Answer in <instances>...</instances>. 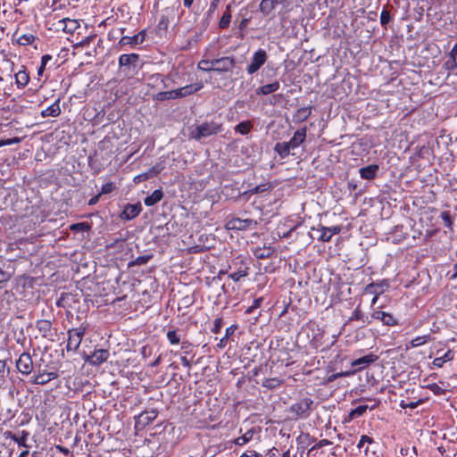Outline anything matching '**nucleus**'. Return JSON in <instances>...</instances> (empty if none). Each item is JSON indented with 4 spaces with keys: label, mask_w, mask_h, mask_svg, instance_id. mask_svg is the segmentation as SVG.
Here are the masks:
<instances>
[{
    "label": "nucleus",
    "mask_w": 457,
    "mask_h": 457,
    "mask_svg": "<svg viewBox=\"0 0 457 457\" xmlns=\"http://www.w3.org/2000/svg\"><path fill=\"white\" fill-rule=\"evenodd\" d=\"M313 404L314 402L311 397H303L292 403L286 411L292 420H305L311 415Z\"/></svg>",
    "instance_id": "1"
},
{
    "label": "nucleus",
    "mask_w": 457,
    "mask_h": 457,
    "mask_svg": "<svg viewBox=\"0 0 457 457\" xmlns=\"http://www.w3.org/2000/svg\"><path fill=\"white\" fill-rule=\"evenodd\" d=\"M223 124L215 120L204 121L195 126L190 132V137L197 141L212 136L218 135L223 131Z\"/></svg>",
    "instance_id": "2"
},
{
    "label": "nucleus",
    "mask_w": 457,
    "mask_h": 457,
    "mask_svg": "<svg viewBox=\"0 0 457 457\" xmlns=\"http://www.w3.org/2000/svg\"><path fill=\"white\" fill-rule=\"evenodd\" d=\"M87 331V326L81 324L78 328H73L68 330V339L66 349L68 352H76L81 344L82 338Z\"/></svg>",
    "instance_id": "3"
},
{
    "label": "nucleus",
    "mask_w": 457,
    "mask_h": 457,
    "mask_svg": "<svg viewBox=\"0 0 457 457\" xmlns=\"http://www.w3.org/2000/svg\"><path fill=\"white\" fill-rule=\"evenodd\" d=\"M109 356V350L95 349L90 354L84 353L83 359L85 362L92 366H100L108 360Z\"/></svg>",
    "instance_id": "4"
},
{
    "label": "nucleus",
    "mask_w": 457,
    "mask_h": 457,
    "mask_svg": "<svg viewBox=\"0 0 457 457\" xmlns=\"http://www.w3.org/2000/svg\"><path fill=\"white\" fill-rule=\"evenodd\" d=\"M312 231L317 232L316 238L322 242H329L334 235H337L342 231V226L325 227L320 225V228H312Z\"/></svg>",
    "instance_id": "5"
},
{
    "label": "nucleus",
    "mask_w": 457,
    "mask_h": 457,
    "mask_svg": "<svg viewBox=\"0 0 457 457\" xmlns=\"http://www.w3.org/2000/svg\"><path fill=\"white\" fill-rule=\"evenodd\" d=\"M268 58L267 53L263 49H258L252 58L251 63L247 66L248 74H254L266 62Z\"/></svg>",
    "instance_id": "6"
},
{
    "label": "nucleus",
    "mask_w": 457,
    "mask_h": 457,
    "mask_svg": "<svg viewBox=\"0 0 457 457\" xmlns=\"http://www.w3.org/2000/svg\"><path fill=\"white\" fill-rule=\"evenodd\" d=\"M236 61L234 57L226 56L214 59L213 71L216 72H228L235 67Z\"/></svg>",
    "instance_id": "7"
},
{
    "label": "nucleus",
    "mask_w": 457,
    "mask_h": 457,
    "mask_svg": "<svg viewBox=\"0 0 457 457\" xmlns=\"http://www.w3.org/2000/svg\"><path fill=\"white\" fill-rule=\"evenodd\" d=\"M145 30H141L137 34L129 37V36H122L120 41L118 42V46L120 48H122L126 46H130L131 47H134L137 45L142 44L145 39Z\"/></svg>",
    "instance_id": "8"
},
{
    "label": "nucleus",
    "mask_w": 457,
    "mask_h": 457,
    "mask_svg": "<svg viewBox=\"0 0 457 457\" xmlns=\"http://www.w3.org/2000/svg\"><path fill=\"white\" fill-rule=\"evenodd\" d=\"M16 367L21 374H30L33 369V361L30 354L28 353H21L16 361Z\"/></svg>",
    "instance_id": "9"
},
{
    "label": "nucleus",
    "mask_w": 457,
    "mask_h": 457,
    "mask_svg": "<svg viewBox=\"0 0 457 457\" xmlns=\"http://www.w3.org/2000/svg\"><path fill=\"white\" fill-rule=\"evenodd\" d=\"M370 320H380L383 325L386 326H395L398 324L397 320L391 313L380 310H374L370 314Z\"/></svg>",
    "instance_id": "10"
},
{
    "label": "nucleus",
    "mask_w": 457,
    "mask_h": 457,
    "mask_svg": "<svg viewBox=\"0 0 457 457\" xmlns=\"http://www.w3.org/2000/svg\"><path fill=\"white\" fill-rule=\"evenodd\" d=\"M142 211V205L140 203L135 204H128L124 206V209L120 214L122 220H130L139 215Z\"/></svg>",
    "instance_id": "11"
},
{
    "label": "nucleus",
    "mask_w": 457,
    "mask_h": 457,
    "mask_svg": "<svg viewBox=\"0 0 457 457\" xmlns=\"http://www.w3.org/2000/svg\"><path fill=\"white\" fill-rule=\"evenodd\" d=\"M378 358L377 355L370 353L353 361L351 366L355 368L353 370L356 372L375 362Z\"/></svg>",
    "instance_id": "12"
},
{
    "label": "nucleus",
    "mask_w": 457,
    "mask_h": 457,
    "mask_svg": "<svg viewBox=\"0 0 457 457\" xmlns=\"http://www.w3.org/2000/svg\"><path fill=\"white\" fill-rule=\"evenodd\" d=\"M387 287L388 284L386 281L372 282L365 287L364 294L379 296Z\"/></svg>",
    "instance_id": "13"
},
{
    "label": "nucleus",
    "mask_w": 457,
    "mask_h": 457,
    "mask_svg": "<svg viewBox=\"0 0 457 457\" xmlns=\"http://www.w3.org/2000/svg\"><path fill=\"white\" fill-rule=\"evenodd\" d=\"M232 225V228H237L239 230L245 229H253L257 226V221L252 219L242 220L239 218L234 219L230 221Z\"/></svg>",
    "instance_id": "14"
},
{
    "label": "nucleus",
    "mask_w": 457,
    "mask_h": 457,
    "mask_svg": "<svg viewBox=\"0 0 457 457\" xmlns=\"http://www.w3.org/2000/svg\"><path fill=\"white\" fill-rule=\"evenodd\" d=\"M306 127L297 129L295 132L293 137L287 142L292 150L297 148L301 144L304 142L306 138Z\"/></svg>",
    "instance_id": "15"
},
{
    "label": "nucleus",
    "mask_w": 457,
    "mask_h": 457,
    "mask_svg": "<svg viewBox=\"0 0 457 457\" xmlns=\"http://www.w3.org/2000/svg\"><path fill=\"white\" fill-rule=\"evenodd\" d=\"M202 87H203V84L197 83V84H194V85H187L180 88L175 89L176 93L178 94L177 98H182V97L190 96V95L199 91Z\"/></svg>",
    "instance_id": "16"
},
{
    "label": "nucleus",
    "mask_w": 457,
    "mask_h": 457,
    "mask_svg": "<svg viewBox=\"0 0 457 457\" xmlns=\"http://www.w3.org/2000/svg\"><path fill=\"white\" fill-rule=\"evenodd\" d=\"M378 170L379 167L378 164H370L369 166L361 168L359 173L361 179L371 180L376 177Z\"/></svg>",
    "instance_id": "17"
},
{
    "label": "nucleus",
    "mask_w": 457,
    "mask_h": 457,
    "mask_svg": "<svg viewBox=\"0 0 457 457\" xmlns=\"http://www.w3.org/2000/svg\"><path fill=\"white\" fill-rule=\"evenodd\" d=\"M36 328L43 337L52 336V322L48 320H39L36 322Z\"/></svg>",
    "instance_id": "18"
},
{
    "label": "nucleus",
    "mask_w": 457,
    "mask_h": 457,
    "mask_svg": "<svg viewBox=\"0 0 457 457\" xmlns=\"http://www.w3.org/2000/svg\"><path fill=\"white\" fill-rule=\"evenodd\" d=\"M139 55L137 54H123L119 57L120 68H127L132 64H136L138 61Z\"/></svg>",
    "instance_id": "19"
},
{
    "label": "nucleus",
    "mask_w": 457,
    "mask_h": 457,
    "mask_svg": "<svg viewBox=\"0 0 457 457\" xmlns=\"http://www.w3.org/2000/svg\"><path fill=\"white\" fill-rule=\"evenodd\" d=\"M60 99H56L53 104L44 109L41 112V116L46 117H58L61 114Z\"/></svg>",
    "instance_id": "20"
},
{
    "label": "nucleus",
    "mask_w": 457,
    "mask_h": 457,
    "mask_svg": "<svg viewBox=\"0 0 457 457\" xmlns=\"http://www.w3.org/2000/svg\"><path fill=\"white\" fill-rule=\"evenodd\" d=\"M274 253L275 250L271 246L256 247L253 251L254 257L260 260L270 258Z\"/></svg>",
    "instance_id": "21"
},
{
    "label": "nucleus",
    "mask_w": 457,
    "mask_h": 457,
    "mask_svg": "<svg viewBox=\"0 0 457 457\" xmlns=\"http://www.w3.org/2000/svg\"><path fill=\"white\" fill-rule=\"evenodd\" d=\"M58 377L56 372H43L37 374L33 380V383L36 385H46L53 379H55Z\"/></svg>",
    "instance_id": "22"
},
{
    "label": "nucleus",
    "mask_w": 457,
    "mask_h": 457,
    "mask_svg": "<svg viewBox=\"0 0 457 457\" xmlns=\"http://www.w3.org/2000/svg\"><path fill=\"white\" fill-rule=\"evenodd\" d=\"M158 412L155 410L142 412L137 419V422L143 426L149 425L157 418Z\"/></svg>",
    "instance_id": "23"
},
{
    "label": "nucleus",
    "mask_w": 457,
    "mask_h": 457,
    "mask_svg": "<svg viewBox=\"0 0 457 457\" xmlns=\"http://www.w3.org/2000/svg\"><path fill=\"white\" fill-rule=\"evenodd\" d=\"M280 84L278 81H274L270 84L263 85L257 88L256 94L257 95H263L267 96L269 94L274 93L279 89Z\"/></svg>",
    "instance_id": "24"
},
{
    "label": "nucleus",
    "mask_w": 457,
    "mask_h": 457,
    "mask_svg": "<svg viewBox=\"0 0 457 457\" xmlns=\"http://www.w3.org/2000/svg\"><path fill=\"white\" fill-rule=\"evenodd\" d=\"M312 114V107H302L293 115V120L295 122H303L306 120Z\"/></svg>",
    "instance_id": "25"
},
{
    "label": "nucleus",
    "mask_w": 457,
    "mask_h": 457,
    "mask_svg": "<svg viewBox=\"0 0 457 457\" xmlns=\"http://www.w3.org/2000/svg\"><path fill=\"white\" fill-rule=\"evenodd\" d=\"M15 83L18 87L22 88L28 85L29 81V75L26 70H20L14 75Z\"/></svg>",
    "instance_id": "26"
},
{
    "label": "nucleus",
    "mask_w": 457,
    "mask_h": 457,
    "mask_svg": "<svg viewBox=\"0 0 457 457\" xmlns=\"http://www.w3.org/2000/svg\"><path fill=\"white\" fill-rule=\"evenodd\" d=\"M163 197V192L162 189L154 190L150 195L144 199V203L146 206H153L160 202Z\"/></svg>",
    "instance_id": "27"
},
{
    "label": "nucleus",
    "mask_w": 457,
    "mask_h": 457,
    "mask_svg": "<svg viewBox=\"0 0 457 457\" xmlns=\"http://www.w3.org/2000/svg\"><path fill=\"white\" fill-rule=\"evenodd\" d=\"M349 320H361L364 324H370L371 323L370 316L369 317V316L364 315V313L361 310L360 305H358L354 309V311L352 312V315L349 318Z\"/></svg>",
    "instance_id": "28"
},
{
    "label": "nucleus",
    "mask_w": 457,
    "mask_h": 457,
    "mask_svg": "<svg viewBox=\"0 0 457 457\" xmlns=\"http://www.w3.org/2000/svg\"><path fill=\"white\" fill-rule=\"evenodd\" d=\"M177 93L176 90H170V91H162L154 96V99L156 101H166L170 99H178L177 98Z\"/></svg>",
    "instance_id": "29"
},
{
    "label": "nucleus",
    "mask_w": 457,
    "mask_h": 457,
    "mask_svg": "<svg viewBox=\"0 0 457 457\" xmlns=\"http://www.w3.org/2000/svg\"><path fill=\"white\" fill-rule=\"evenodd\" d=\"M79 28V23L77 20L64 18L63 32L67 34H72Z\"/></svg>",
    "instance_id": "30"
},
{
    "label": "nucleus",
    "mask_w": 457,
    "mask_h": 457,
    "mask_svg": "<svg viewBox=\"0 0 457 457\" xmlns=\"http://www.w3.org/2000/svg\"><path fill=\"white\" fill-rule=\"evenodd\" d=\"M275 7L276 4L273 0H262L259 5L260 11L264 15L270 14L274 11Z\"/></svg>",
    "instance_id": "31"
},
{
    "label": "nucleus",
    "mask_w": 457,
    "mask_h": 457,
    "mask_svg": "<svg viewBox=\"0 0 457 457\" xmlns=\"http://www.w3.org/2000/svg\"><path fill=\"white\" fill-rule=\"evenodd\" d=\"M274 150L280 155V157L285 158L290 154L291 147L287 142L277 143Z\"/></svg>",
    "instance_id": "32"
},
{
    "label": "nucleus",
    "mask_w": 457,
    "mask_h": 457,
    "mask_svg": "<svg viewBox=\"0 0 457 457\" xmlns=\"http://www.w3.org/2000/svg\"><path fill=\"white\" fill-rule=\"evenodd\" d=\"M253 128V124L250 120L241 121L235 128V131L241 135H246L250 132Z\"/></svg>",
    "instance_id": "33"
},
{
    "label": "nucleus",
    "mask_w": 457,
    "mask_h": 457,
    "mask_svg": "<svg viewBox=\"0 0 457 457\" xmlns=\"http://www.w3.org/2000/svg\"><path fill=\"white\" fill-rule=\"evenodd\" d=\"M283 384V380L278 378H265L262 382V386L267 389H275Z\"/></svg>",
    "instance_id": "34"
},
{
    "label": "nucleus",
    "mask_w": 457,
    "mask_h": 457,
    "mask_svg": "<svg viewBox=\"0 0 457 457\" xmlns=\"http://www.w3.org/2000/svg\"><path fill=\"white\" fill-rule=\"evenodd\" d=\"M453 359V353L451 350H448L443 356L435 358L433 361V364L436 367H442L445 362L449 361Z\"/></svg>",
    "instance_id": "35"
},
{
    "label": "nucleus",
    "mask_w": 457,
    "mask_h": 457,
    "mask_svg": "<svg viewBox=\"0 0 457 457\" xmlns=\"http://www.w3.org/2000/svg\"><path fill=\"white\" fill-rule=\"evenodd\" d=\"M230 21H231L230 5H228L225 12L223 13V15L221 16V18L220 20L219 27L220 29H226L229 26Z\"/></svg>",
    "instance_id": "36"
},
{
    "label": "nucleus",
    "mask_w": 457,
    "mask_h": 457,
    "mask_svg": "<svg viewBox=\"0 0 457 457\" xmlns=\"http://www.w3.org/2000/svg\"><path fill=\"white\" fill-rule=\"evenodd\" d=\"M237 328V325H231L230 327L227 328L225 336L220 340L217 346L219 348H224L227 345L228 337L234 334Z\"/></svg>",
    "instance_id": "37"
},
{
    "label": "nucleus",
    "mask_w": 457,
    "mask_h": 457,
    "mask_svg": "<svg viewBox=\"0 0 457 457\" xmlns=\"http://www.w3.org/2000/svg\"><path fill=\"white\" fill-rule=\"evenodd\" d=\"M253 434H254L253 430L250 429V430L246 431L243 436L235 439L234 443L237 445H240V446L245 445V444H247L249 441L252 440Z\"/></svg>",
    "instance_id": "38"
},
{
    "label": "nucleus",
    "mask_w": 457,
    "mask_h": 457,
    "mask_svg": "<svg viewBox=\"0 0 457 457\" xmlns=\"http://www.w3.org/2000/svg\"><path fill=\"white\" fill-rule=\"evenodd\" d=\"M368 409H369L368 405L357 406L356 408L351 410V411L349 412V420H352L358 417L362 416Z\"/></svg>",
    "instance_id": "39"
},
{
    "label": "nucleus",
    "mask_w": 457,
    "mask_h": 457,
    "mask_svg": "<svg viewBox=\"0 0 457 457\" xmlns=\"http://www.w3.org/2000/svg\"><path fill=\"white\" fill-rule=\"evenodd\" d=\"M37 39V37L33 34H23L17 38V43L21 46H29L31 45L35 40Z\"/></svg>",
    "instance_id": "40"
},
{
    "label": "nucleus",
    "mask_w": 457,
    "mask_h": 457,
    "mask_svg": "<svg viewBox=\"0 0 457 457\" xmlns=\"http://www.w3.org/2000/svg\"><path fill=\"white\" fill-rule=\"evenodd\" d=\"M198 69L204 71H213L214 68V59L207 60L203 59L198 62Z\"/></svg>",
    "instance_id": "41"
},
{
    "label": "nucleus",
    "mask_w": 457,
    "mask_h": 457,
    "mask_svg": "<svg viewBox=\"0 0 457 457\" xmlns=\"http://www.w3.org/2000/svg\"><path fill=\"white\" fill-rule=\"evenodd\" d=\"M248 274V268L245 267L244 269H240L236 272L230 273L228 277L235 282L239 281L242 278L246 277Z\"/></svg>",
    "instance_id": "42"
},
{
    "label": "nucleus",
    "mask_w": 457,
    "mask_h": 457,
    "mask_svg": "<svg viewBox=\"0 0 457 457\" xmlns=\"http://www.w3.org/2000/svg\"><path fill=\"white\" fill-rule=\"evenodd\" d=\"M152 258V255H141L137 257L135 260H133L131 262H129V266H140L146 264Z\"/></svg>",
    "instance_id": "43"
},
{
    "label": "nucleus",
    "mask_w": 457,
    "mask_h": 457,
    "mask_svg": "<svg viewBox=\"0 0 457 457\" xmlns=\"http://www.w3.org/2000/svg\"><path fill=\"white\" fill-rule=\"evenodd\" d=\"M53 59V56L50 55V54H44L42 57H41V62H40V66L39 68L37 69V75L38 76H42L43 73H44V71L46 70V67L47 65V63L52 61Z\"/></svg>",
    "instance_id": "44"
},
{
    "label": "nucleus",
    "mask_w": 457,
    "mask_h": 457,
    "mask_svg": "<svg viewBox=\"0 0 457 457\" xmlns=\"http://www.w3.org/2000/svg\"><path fill=\"white\" fill-rule=\"evenodd\" d=\"M270 188V185L262 184V185H258V186L249 189L248 191L245 192L244 195H245V194H250V195L260 194V193L268 191Z\"/></svg>",
    "instance_id": "45"
},
{
    "label": "nucleus",
    "mask_w": 457,
    "mask_h": 457,
    "mask_svg": "<svg viewBox=\"0 0 457 457\" xmlns=\"http://www.w3.org/2000/svg\"><path fill=\"white\" fill-rule=\"evenodd\" d=\"M429 338H430L429 335L417 337L411 341V343H410L411 346L418 347V346L423 345L424 344H426L428 341Z\"/></svg>",
    "instance_id": "46"
},
{
    "label": "nucleus",
    "mask_w": 457,
    "mask_h": 457,
    "mask_svg": "<svg viewBox=\"0 0 457 457\" xmlns=\"http://www.w3.org/2000/svg\"><path fill=\"white\" fill-rule=\"evenodd\" d=\"M441 218L443 220V222H444V225L445 227H446L447 228H449L450 230H453V221L452 220V217H451V214L449 212H443L441 213Z\"/></svg>",
    "instance_id": "47"
},
{
    "label": "nucleus",
    "mask_w": 457,
    "mask_h": 457,
    "mask_svg": "<svg viewBox=\"0 0 457 457\" xmlns=\"http://www.w3.org/2000/svg\"><path fill=\"white\" fill-rule=\"evenodd\" d=\"M167 339L170 345H178L180 342V337L178 335L177 330H169L167 332Z\"/></svg>",
    "instance_id": "48"
},
{
    "label": "nucleus",
    "mask_w": 457,
    "mask_h": 457,
    "mask_svg": "<svg viewBox=\"0 0 457 457\" xmlns=\"http://www.w3.org/2000/svg\"><path fill=\"white\" fill-rule=\"evenodd\" d=\"M71 231H87L90 229V226L87 222L74 223L70 226Z\"/></svg>",
    "instance_id": "49"
},
{
    "label": "nucleus",
    "mask_w": 457,
    "mask_h": 457,
    "mask_svg": "<svg viewBox=\"0 0 457 457\" xmlns=\"http://www.w3.org/2000/svg\"><path fill=\"white\" fill-rule=\"evenodd\" d=\"M354 373H355V370H348V371H344V372L334 373L328 377V380L329 382H333L341 377H349V376L353 375Z\"/></svg>",
    "instance_id": "50"
},
{
    "label": "nucleus",
    "mask_w": 457,
    "mask_h": 457,
    "mask_svg": "<svg viewBox=\"0 0 457 457\" xmlns=\"http://www.w3.org/2000/svg\"><path fill=\"white\" fill-rule=\"evenodd\" d=\"M390 21H391L390 12L386 7H384V9L382 10V12L380 13V23L382 26H386V24L389 23Z\"/></svg>",
    "instance_id": "51"
},
{
    "label": "nucleus",
    "mask_w": 457,
    "mask_h": 457,
    "mask_svg": "<svg viewBox=\"0 0 457 457\" xmlns=\"http://www.w3.org/2000/svg\"><path fill=\"white\" fill-rule=\"evenodd\" d=\"M444 67L449 71H454L457 67L456 58L450 56L449 59L444 63Z\"/></svg>",
    "instance_id": "52"
},
{
    "label": "nucleus",
    "mask_w": 457,
    "mask_h": 457,
    "mask_svg": "<svg viewBox=\"0 0 457 457\" xmlns=\"http://www.w3.org/2000/svg\"><path fill=\"white\" fill-rule=\"evenodd\" d=\"M28 436H29L28 432L22 431V435L21 436H19V437L13 436L12 438L15 442L18 443L19 445L27 447L26 441H27Z\"/></svg>",
    "instance_id": "53"
},
{
    "label": "nucleus",
    "mask_w": 457,
    "mask_h": 457,
    "mask_svg": "<svg viewBox=\"0 0 457 457\" xmlns=\"http://www.w3.org/2000/svg\"><path fill=\"white\" fill-rule=\"evenodd\" d=\"M114 187H115L112 182L105 183L104 185L102 186V188L100 191L101 195L112 193L113 191Z\"/></svg>",
    "instance_id": "54"
},
{
    "label": "nucleus",
    "mask_w": 457,
    "mask_h": 457,
    "mask_svg": "<svg viewBox=\"0 0 457 457\" xmlns=\"http://www.w3.org/2000/svg\"><path fill=\"white\" fill-rule=\"evenodd\" d=\"M262 301H263L262 297L254 299L253 304L246 309L245 313H251L253 312L254 309L259 308L261 306V303Z\"/></svg>",
    "instance_id": "55"
},
{
    "label": "nucleus",
    "mask_w": 457,
    "mask_h": 457,
    "mask_svg": "<svg viewBox=\"0 0 457 457\" xmlns=\"http://www.w3.org/2000/svg\"><path fill=\"white\" fill-rule=\"evenodd\" d=\"M222 325H223V321H222L221 318L215 319L213 328L212 329V333H214V334L220 333V331L222 328Z\"/></svg>",
    "instance_id": "56"
},
{
    "label": "nucleus",
    "mask_w": 457,
    "mask_h": 457,
    "mask_svg": "<svg viewBox=\"0 0 457 457\" xmlns=\"http://www.w3.org/2000/svg\"><path fill=\"white\" fill-rule=\"evenodd\" d=\"M332 443L328 439H321L309 450V453L312 452L315 449H319V448H321V447H324L327 445H330Z\"/></svg>",
    "instance_id": "57"
},
{
    "label": "nucleus",
    "mask_w": 457,
    "mask_h": 457,
    "mask_svg": "<svg viewBox=\"0 0 457 457\" xmlns=\"http://www.w3.org/2000/svg\"><path fill=\"white\" fill-rule=\"evenodd\" d=\"M219 3H220V2H215V0H212V1L211 2L210 6H209V9H208V11H207V15H208L209 17H211V16L214 13L215 10H216V9H217V7H218Z\"/></svg>",
    "instance_id": "58"
},
{
    "label": "nucleus",
    "mask_w": 457,
    "mask_h": 457,
    "mask_svg": "<svg viewBox=\"0 0 457 457\" xmlns=\"http://www.w3.org/2000/svg\"><path fill=\"white\" fill-rule=\"evenodd\" d=\"M364 443L371 444V443H373V439L368 436L363 435L361 436L360 442L358 443L357 446L359 448H361V447H362Z\"/></svg>",
    "instance_id": "59"
},
{
    "label": "nucleus",
    "mask_w": 457,
    "mask_h": 457,
    "mask_svg": "<svg viewBox=\"0 0 457 457\" xmlns=\"http://www.w3.org/2000/svg\"><path fill=\"white\" fill-rule=\"evenodd\" d=\"M148 179H149V173L145 172V173H142V174L136 176L134 178V182L139 183V182L145 181Z\"/></svg>",
    "instance_id": "60"
},
{
    "label": "nucleus",
    "mask_w": 457,
    "mask_h": 457,
    "mask_svg": "<svg viewBox=\"0 0 457 457\" xmlns=\"http://www.w3.org/2000/svg\"><path fill=\"white\" fill-rule=\"evenodd\" d=\"M151 79H153L154 82H157L160 80V82L163 85V87H168V86L165 83V79L162 78V76L159 73H156L151 77Z\"/></svg>",
    "instance_id": "61"
},
{
    "label": "nucleus",
    "mask_w": 457,
    "mask_h": 457,
    "mask_svg": "<svg viewBox=\"0 0 457 457\" xmlns=\"http://www.w3.org/2000/svg\"><path fill=\"white\" fill-rule=\"evenodd\" d=\"M192 345L188 341H183L181 343V349L184 350L186 354H189L191 353Z\"/></svg>",
    "instance_id": "62"
},
{
    "label": "nucleus",
    "mask_w": 457,
    "mask_h": 457,
    "mask_svg": "<svg viewBox=\"0 0 457 457\" xmlns=\"http://www.w3.org/2000/svg\"><path fill=\"white\" fill-rule=\"evenodd\" d=\"M10 275L0 268V283L8 281Z\"/></svg>",
    "instance_id": "63"
},
{
    "label": "nucleus",
    "mask_w": 457,
    "mask_h": 457,
    "mask_svg": "<svg viewBox=\"0 0 457 457\" xmlns=\"http://www.w3.org/2000/svg\"><path fill=\"white\" fill-rule=\"evenodd\" d=\"M261 454L255 451H248L240 455V457H260Z\"/></svg>",
    "instance_id": "64"
}]
</instances>
